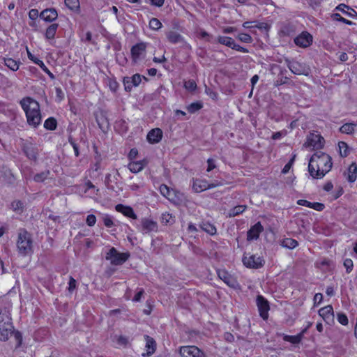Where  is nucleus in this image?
<instances>
[{
	"label": "nucleus",
	"instance_id": "55",
	"mask_svg": "<svg viewBox=\"0 0 357 357\" xmlns=\"http://www.w3.org/2000/svg\"><path fill=\"white\" fill-rule=\"evenodd\" d=\"M207 163H208V167H207L206 171L208 172H211V170H213V169H215L216 167V165L215 164V160L212 158H208L207 160Z\"/></svg>",
	"mask_w": 357,
	"mask_h": 357
},
{
	"label": "nucleus",
	"instance_id": "50",
	"mask_svg": "<svg viewBox=\"0 0 357 357\" xmlns=\"http://www.w3.org/2000/svg\"><path fill=\"white\" fill-rule=\"evenodd\" d=\"M86 225L89 227H93L96 222V218L94 215H88L86 220Z\"/></svg>",
	"mask_w": 357,
	"mask_h": 357
},
{
	"label": "nucleus",
	"instance_id": "64",
	"mask_svg": "<svg viewBox=\"0 0 357 357\" xmlns=\"http://www.w3.org/2000/svg\"><path fill=\"white\" fill-rule=\"evenodd\" d=\"M56 97L59 98V99L60 100H63L64 98L63 92L62 89L59 87L56 88Z\"/></svg>",
	"mask_w": 357,
	"mask_h": 357
},
{
	"label": "nucleus",
	"instance_id": "30",
	"mask_svg": "<svg viewBox=\"0 0 357 357\" xmlns=\"http://www.w3.org/2000/svg\"><path fill=\"white\" fill-rule=\"evenodd\" d=\"M58 27L59 24L56 23L50 24L45 31V38L48 40L54 38Z\"/></svg>",
	"mask_w": 357,
	"mask_h": 357
},
{
	"label": "nucleus",
	"instance_id": "40",
	"mask_svg": "<svg viewBox=\"0 0 357 357\" xmlns=\"http://www.w3.org/2000/svg\"><path fill=\"white\" fill-rule=\"evenodd\" d=\"M56 121L54 118L47 119L44 123V127L50 130H54L56 128Z\"/></svg>",
	"mask_w": 357,
	"mask_h": 357
},
{
	"label": "nucleus",
	"instance_id": "13",
	"mask_svg": "<svg viewBox=\"0 0 357 357\" xmlns=\"http://www.w3.org/2000/svg\"><path fill=\"white\" fill-rule=\"evenodd\" d=\"M139 230L143 234L155 232L158 231V224L151 219L143 218L141 220V225L139 227Z\"/></svg>",
	"mask_w": 357,
	"mask_h": 357
},
{
	"label": "nucleus",
	"instance_id": "45",
	"mask_svg": "<svg viewBox=\"0 0 357 357\" xmlns=\"http://www.w3.org/2000/svg\"><path fill=\"white\" fill-rule=\"evenodd\" d=\"M48 175H49V172L48 171L47 172H41V173L36 174L34 176L33 180L36 182H42L45 179L47 178Z\"/></svg>",
	"mask_w": 357,
	"mask_h": 357
},
{
	"label": "nucleus",
	"instance_id": "57",
	"mask_svg": "<svg viewBox=\"0 0 357 357\" xmlns=\"http://www.w3.org/2000/svg\"><path fill=\"white\" fill-rule=\"evenodd\" d=\"M13 334H14V337L17 342V346L20 347L22 344V337L21 333L19 331H14Z\"/></svg>",
	"mask_w": 357,
	"mask_h": 357
},
{
	"label": "nucleus",
	"instance_id": "21",
	"mask_svg": "<svg viewBox=\"0 0 357 357\" xmlns=\"http://www.w3.org/2000/svg\"><path fill=\"white\" fill-rule=\"evenodd\" d=\"M28 57L30 60L33 61L36 64L38 65L41 69L46 73L51 79H54L55 76L50 72V70L47 68L43 61L35 57L30 52L27 51Z\"/></svg>",
	"mask_w": 357,
	"mask_h": 357
},
{
	"label": "nucleus",
	"instance_id": "31",
	"mask_svg": "<svg viewBox=\"0 0 357 357\" xmlns=\"http://www.w3.org/2000/svg\"><path fill=\"white\" fill-rule=\"evenodd\" d=\"M338 149L339 153L342 158L348 156L351 152V148L344 142H340L338 143Z\"/></svg>",
	"mask_w": 357,
	"mask_h": 357
},
{
	"label": "nucleus",
	"instance_id": "32",
	"mask_svg": "<svg viewBox=\"0 0 357 357\" xmlns=\"http://www.w3.org/2000/svg\"><path fill=\"white\" fill-rule=\"evenodd\" d=\"M218 42L231 49H233L236 43L232 38L228 36H218Z\"/></svg>",
	"mask_w": 357,
	"mask_h": 357
},
{
	"label": "nucleus",
	"instance_id": "20",
	"mask_svg": "<svg viewBox=\"0 0 357 357\" xmlns=\"http://www.w3.org/2000/svg\"><path fill=\"white\" fill-rule=\"evenodd\" d=\"M162 137V131L160 128H154L149 132L147 140L151 144L158 143Z\"/></svg>",
	"mask_w": 357,
	"mask_h": 357
},
{
	"label": "nucleus",
	"instance_id": "37",
	"mask_svg": "<svg viewBox=\"0 0 357 357\" xmlns=\"http://www.w3.org/2000/svg\"><path fill=\"white\" fill-rule=\"evenodd\" d=\"M160 192L162 196L167 199H170L172 195V190L165 184L160 185L159 188Z\"/></svg>",
	"mask_w": 357,
	"mask_h": 357
},
{
	"label": "nucleus",
	"instance_id": "15",
	"mask_svg": "<svg viewBox=\"0 0 357 357\" xmlns=\"http://www.w3.org/2000/svg\"><path fill=\"white\" fill-rule=\"evenodd\" d=\"M319 314L326 324L332 325L334 323V311L331 305H328L319 309Z\"/></svg>",
	"mask_w": 357,
	"mask_h": 357
},
{
	"label": "nucleus",
	"instance_id": "34",
	"mask_svg": "<svg viewBox=\"0 0 357 357\" xmlns=\"http://www.w3.org/2000/svg\"><path fill=\"white\" fill-rule=\"evenodd\" d=\"M5 65L13 71H16L19 68L20 62L11 58L4 59Z\"/></svg>",
	"mask_w": 357,
	"mask_h": 357
},
{
	"label": "nucleus",
	"instance_id": "7",
	"mask_svg": "<svg viewBox=\"0 0 357 357\" xmlns=\"http://www.w3.org/2000/svg\"><path fill=\"white\" fill-rule=\"evenodd\" d=\"M222 185V183L218 181L209 183L206 179H195L193 181L192 188L195 192H201L208 189L221 186Z\"/></svg>",
	"mask_w": 357,
	"mask_h": 357
},
{
	"label": "nucleus",
	"instance_id": "36",
	"mask_svg": "<svg viewBox=\"0 0 357 357\" xmlns=\"http://www.w3.org/2000/svg\"><path fill=\"white\" fill-rule=\"evenodd\" d=\"M246 208V206L245 205H239V206H236L234 208H232L229 212V215L230 217H234L236 215H238L241 213H242Z\"/></svg>",
	"mask_w": 357,
	"mask_h": 357
},
{
	"label": "nucleus",
	"instance_id": "23",
	"mask_svg": "<svg viewBox=\"0 0 357 357\" xmlns=\"http://www.w3.org/2000/svg\"><path fill=\"white\" fill-rule=\"evenodd\" d=\"M306 330L307 328L296 335H289L285 334H278V335L282 336L284 341L291 342L293 344H296L301 342L303 336V333L306 331Z\"/></svg>",
	"mask_w": 357,
	"mask_h": 357
},
{
	"label": "nucleus",
	"instance_id": "8",
	"mask_svg": "<svg viewBox=\"0 0 357 357\" xmlns=\"http://www.w3.org/2000/svg\"><path fill=\"white\" fill-rule=\"evenodd\" d=\"M243 263L248 268H259L264 265V260L260 257L248 254L243 256Z\"/></svg>",
	"mask_w": 357,
	"mask_h": 357
},
{
	"label": "nucleus",
	"instance_id": "41",
	"mask_svg": "<svg viewBox=\"0 0 357 357\" xmlns=\"http://www.w3.org/2000/svg\"><path fill=\"white\" fill-rule=\"evenodd\" d=\"M337 321L343 325V326H347L349 324V319L347 316L343 313V312H339L337 314Z\"/></svg>",
	"mask_w": 357,
	"mask_h": 357
},
{
	"label": "nucleus",
	"instance_id": "44",
	"mask_svg": "<svg viewBox=\"0 0 357 357\" xmlns=\"http://www.w3.org/2000/svg\"><path fill=\"white\" fill-rule=\"evenodd\" d=\"M184 87L188 91H194L197 89V84L194 80L190 79V80L185 82Z\"/></svg>",
	"mask_w": 357,
	"mask_h": 357
},
{
	"label": "nucleus",
	"instance_id": "24",
	"mask_svg": "<svg viewBox=\"0 0 357 357\" xmlns=\"http://www.w3.org/2000/svg\"><path fill=\"white\" fill-rule=\"evenodd\" d=\"M168 41L173 44L181 43L184 42L183 37L176 31H170L166 33Z\"/></svg>",
	"mask_w": 357,
	"mask_h": 357
},
{
	"label": "nucleus",
	"instance_id": "60",
	"mask_svg": "<svg viewBox=\"0 0 357 357\" xmlns=\"http://www.w3.org/2000/svg\"><path fill=\"white\" fill-rule=\"evenodd\" d=\"M293 160H294V158H292L287 164H286L284 165V167H283V169L282 170V172L283 174H287L289 171V169H291Z\"/></svg>",
	"mask_w": 357,
	"mask_h": 357
},
{
	"label": "nucleus",
	"instance_id": "53",
	"mask_svg": "<svg viewBox=\"0 0 357 357\" xmlns=\"http://www.w3.org/2000/svg\"><path fill=\"white\" fill-rule=\"evenodd\" d=\"M286 135H287V131L285 130H283L282 131L274 132L272 135V139L273 140L280 139L282 137L285 136Z\"/></svg>",
	"mask_w": 357,
	"mask_h": 357
},
{
	"label": "nucleus",
	"instance_id": "25",
	"mask_svg": "<svg viewBox=\"0 0 357 357\" xmlns=\"http://www.w3.org/2000/svg\"><path fill=\"white\" fill-rule=\"evenodd\" d=\"M116 210L121 212L124 215L131 218L132 219H137V215L135 213L133 209L130 206H125L122 204H118L116 206Z\"/></svg>",
	"mask_w": 357,
	"mask_h": 357
},
{
	"label": "nucleus",
	"instance_id": "39",
	"mask_svg": "<svg viewBox=\"0 0 357 357\" xmlns=\"http://www.w3.org/2000/svg\"><path fill=\"white\" fill-rule=\"evenodd\" d=\"M149 27L152 30L158 31L162 27V23L158 19L153 17L149 21Z\"/></svg>",
	"mask_w": 357,
	"mask_h": 357
},
{
	"label": "nucleus",
	"instance_id": "33",
	"mask_svg": "<svg viewBox=\"0 0 357 357\" xmlns=\"http://www.w3.org/2000/svg\"><path fill=\"white\" fill-rule=\"evenodd\" d=\"M201 229L210 235H213L216 233L215 227L208 222H203L200 225Z\"/></svg>",
	"mask_w": 357,
	"mask_h": 357
},
{
	"label": "nucleus",
	"instance_id": "19",
	"mask_svg": "<svg viewBox=\"0 0 357 357\" xmlns=\"http://www.w3.org/2000/svg\"><path fill=\"white\" fill-rule=\"evenodd\" d=\"M144 340L146 342V354H144V356H151L155 351L156 342L151 337L146 335H144Z\"/></svg>",
	"mask_w": 357,
	"mask_h": 357
},
{
	"label": "nucleus",
	"instance_id": "5",
	"mask_svg": "<svg viewBox=\"0 0 357 357\" xmlns=\"http://www.w3.org/2000/svg\"><path fill=\"white\" fill-rule=\"evenodd\" d=\"M324 139L318 132H312L307 137L304 146L312 149H319L324 146Z\"/></svg>",
	"mask_w": 357,
	"mask_h": 357
},
{
	"label": "nucleus",
	"instance_id": "52",
	"mask_svg": "<svg viewBox=\"0 0 357 357\" xmlns=\"http://www.w3.org/2000/svg\"><path fill=\"white\" fill-rule=\"evenodd\" d=\"M130 78V81L132 82V84H134L135 86H139L140 82H142V77L139 74H135Z\"/></svg>",
	"mask_w": 357,
	"mask_h": 357
},
{
	"label": "nucleus",
	"instance_id": "42",
	"mask_svg": "<svg viewBox=\"0 0 357 357\" xmlns=\"http://www.w3.org/2000/svg\"><path fill=\"white\" fill-rule=\"evenodd\" d=\"M331 17L335 21L342 22L346 24L351 25L353 24V22L350 20H348L344 17H342L339 13H333L331 15Z\"/></svg>",
	"mask_w": 357,
	"mask_h": 357
},
{
	"label": "nucleus",
	"instance_id": "2",
	"mask_svg": "<svg viewBox=\"0 0 357 357\" xmlns=\"http://www.w3.org/2000/svg\"><path fill=\"white\" fill-rule=\"evenodd\" d=\"M20 105L24 111L28 123L37 127L41 123V114L39 103L30 97L23 98Z\"/></svg>",
	"mask_w": 357,
	"mask_h": 357
},
{
	"label": "nucleus",
	"instance_id": "43",
	"mask_svg": "<svg viewBox=\"0 0 357 357\" xmlns=\"http://www.w3.org/2000/svg\"><path fill=\"white\" fill-rule=\"evenodd\" d=\"M238 39L241 40V42L245 43H251L252 42V37L245 33H241L238 35Z\"/></svg>",
	"mask_w": 357,
	"mask_h": 357
},
{
	"label": "nucleus",
	"instance_id": "49",
	"mask_svg": "<svg viewBox=\"0 0 357 357\" xmlns=\"http://www.w3.org/2000/svg\"><path fill=\"white\" fill-rule=\"evenodd\" d=\"M344 266L346 268L347 273H349L353 269V266H354L353 261L351 259H344Z\"/></svg>",
	"mask_w": 357,
	"mask_h": 357
},
{
	"label": "nucleus",
	"instance_id": "6",
	"mask_svg": "<svg viewBox=\"0 0 357 357\" xmlns=\"http://www.w3.org/2000/svg\"><path fill=\"white\" fill-rule=\"evenodd\" d=\"M128 257V254L118 252L114 248H112L107 252L106 259L109 260L114 265H119L124 263Z\"/></svg>",
	"mask_w": 357,
	"mask_h": 357
},
{
	"label": "nucleus",
	"instance_id": "3",
	"mask_svg": "<svg viewBox=\"0 0 357 357\" xmlns=\"http://www.w3.org/2000/svg\"><path fill=\"white\" fill-rule=\"evenodd\" d=\"M14 332L12 319L9 310L4 307L0 310V340L7 341Z\"/></svg>",
	"mask_w": 357,
	"mask_h": 357
},
{
	"label": "nucleus",
	"instance_id": "59",
	"mask_svg": "<svg viewBox=\"0 0 357 357\" xmlns=\"http://www.w3.org/2000/svg\"><path fill=\"white\" fill-rule=\"evenodd\" d=\"M311 203L310 202L305 200V199H298L297 201V204L300 206H303L305 207L310 208L311 207Z\"/></svg>",
	"mask_w": 357,
	"mask_h": 357
},
{
	"label": "nucleus",
	"instance_id": "62",
	"mask_svg": "<svg viewBox=\"0 0 357 357\" xmlns=\"http://www.w3.org/2000/svg\"><path fill=\"white\" fill-rule=\"evenodd\" d=\"M233 50H236V51H238L240 52H243V53H248V50L243 47H241L237 44L235 43L234 47H233Z\"/></svg>",
	"mask_w": 357,
	"mask_h": 357
},
{
	"label": "nucleus",
	"instance_id": "46",
	"mask_svg": "<svg viewBox=\"0 0 357 357\" xmlns=\"http://www.w3.org/2000/svg\"><path fill=\"white\" fill-rule=\"evenodd\" d=\"M162 222L165 224H172L174 220L172 214L165 213L162 215Z\"/></svg>",
	"mask_w": 357,
	"mask_h": 357
},
{
	"label": "nucleus",
	"instance_id": "4",
	"mask_svg": "<svg viewBox=\"0 0 357 357\" xmlns=\"http://www.w3.org/2000/svg\"><path fill=\"white\" fill-rule=\"evenodd\" d=\"M32 243L31 234L26 230H21L18 234L17 241L19 253L23 256L30 255L32 252Z\"/></svg>",
	"mask_w": 357,
	"mask_h": 357
},
{
	"label": "nucleus",
	"instance_id": "58",
	"mask_svg": "<svg viewBox=\"0 0 357 357\" xmlns=\"http://www.w3.org/2000/svg\"><path fill=\"white\" fill-rule=\"evenodd\" d=\"M29 17L31 20H34L38 17V11L37 9H31L29 12Z\"/></svg>",
	"mask_w": 357,
	"mask_h": 357
},
{
	"label": "nucleus",
	"instance_id": "48",
	"mask_svg": "<svg viewBox=\"0 0 357 357\" xmlns=\"http://www.w3.org/2000/svg\"><path fill=\"white\" fill-rule=\"evenodd\" d=\"M103 222L105 227H112L114 225L112 218L109 215H105L102 218Z\"/></svg>",
	"mask_w": 357,
	"mask_h": 357
},
{
	"label": "nucleus",
	"instance_id": "47",
	"mask_svg": "<svg viewBox=\"0 0 357 357\" xmlns=\"http://www.w3.org/2000/svg\"><path fill=\"white\" fill-rule=\"evenodd\" d=\"M123 82L126 91H130L132 87L135 86L134 84H132V82L130 81V77H124Z\"/></svg>",
	"mask_w": 357,
	"mask_h": 357
},
{
	"label": "nucleus",
	"instance_id": "16",
	"mask_svg": "<svg viewBox=\"0 0 357 357\" xmlns=\"http://www.w3.org/2000/svg\"><path fill=\"white\" fill-rule=\"evenodd\" d=\"M39 16L45 22H52L57 19L58 13L55 8H47L43 10Z\"/></svg>",
	"mask_w": 357,
	"mask_h": 357
},
{
	"label": "nucleus",
	"instance_id": "18",
	"mask_svg": "<svg viewBox=\"0 0 357 357\" xmlns=\"http://www.w3.org/2000/svg\"><path fill=\"white\" fill-rule=\"evenodd\" d=\"M263 226L259 222L252 226L248 231L247 239L248 241H252L257 239L259 236L260 233L263 231Z\"/></svg>",
	"mask_w": 357,
	"mask_h": 357
},
{
	"label": "nucleus",
	"instance_id": "28",
	"mask_svg": "<svg viewBox=\"0 0 357 357\" xmlns=\"http://www.w3.org/2000/svg\"><path fill=\"white\" fill-rule=\"evenodd\" d=\"M356 126L355 123H346L340 128L339 130L343 134L352 135L356 130Z\"/></svg>",
	"mask_w": 357,
	"mask_h": 357
},
{
	"label": "nucleus",
	"instance_id": "54",
	"mask_svg": "<svg viewBox=\"0 0 357 357\" xmlns=\"http://www.w3.org/2000/svg\"><path fill=\"white\" fill-rule=\"evenodd\" d=\"M324 204L319 202H312L311 208H313L317 211H321L324 209Z\"/></svg>",
	"mask_w": 357,
	"mask_h": 357
},
{
	"label": "nucleus",
	"instance_id": "61",
	"mask_svg": "<svg viewBox=\"0 0 357 357\" xmlns=\"http://www.w3.org/2000/svg\"><path fill=\"white\" fill-rule=\"evenodd\" d=\"M151 4L157 7L163 6L165 0H150Z\"/></svg>",
	"mask_w": 357,
	"mask_h": 357
},
{
	"label": "nucleus",
	"instance_id": "38",
	"mask_svg": "<svg viewBox=\"0 0 357 357\" xmlns=\"http://www.w3.org/2000/svg\"><path fill=\"white\" fill-rule=\"evenodd\" d=\"M203 107V105L202 102H192L191 104H190L188 107H187V109L188 111L191 113V114H194L196 112L199 111L200 109H202Z\"/></svg>",
	"mask_w": 357,
	"mask_h": 357
},
{
	"label": "nucleus",
	"instance_id": "56",
	"mask_svg": "<svg viewBox=\"0 0 357 357\" xmlns=\"http://www.w3.org/2000/svg\"><path fill=\"white\" fill-rule=\"evenodd\" d=\"M75 288H76V280L73 278L70 277L69 283H68V290L70 292H72L73 291H74V289Z\"/></svg>",
	"mask_w": 357,
	"mask_h": 357
},
{
	"label": "nucleus",
	"instance_id": "12",
	"mask_svg": "<svg viewBox=\"0 0 357 357\" xmlns=\"http://www.w3.org/2000/svg\"><path fill=\"white\" fill-rule=\"evenodd\" d=\"M257 305L260 317L264 320H266L268 317V311L270 310L268 302L262 296H258L257 298Z\"/></svg>",
	"mask_w": 357,
	"mask_h": 357
},
{
	"label": "nucleus",
	"instance_id": "63",
	"mask_svg": "<svg viewBox=\"0 0 357 357\" xmlns=\"http://www.w3.org/2000/svg\"><path fill=\"white\" fill-rule=\"evenodd\" d=\"M199 36L202 38L206 39L207 41H210L211 36L210 35L205 31L204 30H201L199 32Z\"/></svg>",
	"mask_w": 357,
	"mask_h": 357
},
{
	"label": "nucleus",
	"instance_id": "14",
	"mask_svg": "<svg viewBox=\"0 0 357 357\" xmlns=\"http://www.w3.org/2000/svg\"><path fill=\"white\" fill-rule=\"evenodd\" d=\"M295 44L303 48L309 47L312 43V36L307 31H303L294 39Z\"/></svg>",
	"mask_w": 357,
	"mask_h": 357
},
{
	"label": "nucleus",
	"instance_id": "11",
	"mask_svg": "<svg viewBox=\"0 0 357 357\" xmlns=\"http://www.w3.org/2000/svg\"><path fill=\"white\" fill-rule=\"evenodd\" d=\"M22 149L29 159L32 160L37 159V149L31 142L22 139Z\"/></svg>",
	"mask_w": 357,
	"mask_h": 357
},
{
	"label": "nucleus",
	"instance_id": "9",
	"mask_svg": "<svg viewBox=\"0 0 357 357\" xmlns=\"http://www.w3.org/2000/svg\"><path fill=\"white\" fill-rule=\"evenodd\" d=\"M146 43H139L132 47L130 52L132 60L134 63H137L145 56Z\"/></svg>",
	"mask_w": 357,
	"mask_h": 357
},
{
	"label": "nucleus",
	"instance_id": "10",
	"mask_svg": "<svg viewBox=\"0 0 357 357\" xmlns=\"http://www.w3.org/2000/svg\"><path fill=\"white\" fill-rule=\"evenodd\" d=\"M179 353L182 357H204V353L195 346L181 347Z\"/></svg>",
	"mask_w": 357,
	"mask_h": 357
},
{
	"label": "nucleus",
	"instance_id": "1",
	"mask_svg": "<svg viewBox=\"0 0 357 357\" xmlns=\"http://www.w3.org/2000/svg\"><path fill=\"white\" fill-rule=\"evenodd\" d=\"M331 157L321 151L314 153L310 158L308 171L313 178H322L332 167Z\"/></svg>",
	"mask_w": 357,
	"mask_h": 357
},
{
	"label": "nucleus",
	"instance_id": "27",
	"mask_svg": "<svg viewBox=\"0 0 357 357\" xmlns=\"http://www.w3.org/2000/svg\"><path fill=\"white\" fill-rule=\"evenodd\" d=\"M146 165L144 160L130 162L128 164V169L132 173H138L142 171Z\"/></svg>",
	"mask_w": 357,
	"mask_h": 357
},
{
	"label": "nucleus",
	"instance_id": "26",
	"mask_svg": "<svg viewBox=\"0 0 357 357\" xmlns=\"http://www.w3.org/2000/svg\"><path fill=\"white\" fill-rule=\"evenodd\" d=\"M219 278L223 280L228 286L234 287L236 284V281L231 277L227 272L224 271H218Z\"/></svg>",
	"mask_w": 357,
	"mask_h": 357
},
{
	"label": "nucleus",
	"instance_id": "51",
	"mask_svg": "<svg viewBox=\"0 0 357 357\" xmlns=\"http://www.w3.org/2000/svg\"><path fill=\"white\" fill-rule=\"evenodd\" d=\"M67 7L73 10L78 6V0H64Z\"/></svg>",
	"mask_w": 357,
	"mask_h": 357
},
{
	"label": "nucleus",
	"instance_id": "17",
	"mask_svg": "<svg viewBox=\"0 0 357 357\" xmlns=\"http://www.w3.org/2000/svg\"><path fill=\"white\" fill-rule=\"evenodd\" d=\"M289 70L296 75H307L308 69L302 63L298 62H291L288 64Z\"/></svg>",
	"mask_w": 357,
	"mask_h": 357
},
{
	"label": "nucleus",
	"instance_id": "29",
	"mask_svg": "<svg viewBox=\"0 0 357 357\" xmlns=\"http://www.w3.org/2000/svg\"><path fill=\"white\" fill-rule=\"evenodd\" d=\"M335 9L340 10L343 14L350 17H354L357 15V13L354 9L349 8L344 4H340L336 7Z\"/></svg>",
	"mask_w": 357,
	"mask_h": 357
},
{
	"label": "nucleus",
	"instance_id": "35",
	"mask_svg": "<svg viewBox=\"0 0 357 357\" xmlns=\"http://www.w3.org/2000/svg\"><path fill=\"white\" fill-rule=\"evenodd\" d=\"M298 245V241L291 238H284L282 242V245L289 249H294L297 247Z\"/></svg>",
	"mask_w": 357,
	"mask_h": 357
},
{
	"label": "nucleus",
	"instance_id": "22",
	"mask_svg": "<svg viewBox=\"0 0 357 357\" xmlns=\"http://www.w3.org/2000/svg\"><path fill=\"white\" fill-rule=\"evenodd\" d=\"M347 181L350 183H354L357 178V164L352 162L348 167L346 172H344Z\"/></svg>",
	"mask_w": 357,
	"mask_h": 357
}]
</instances>
